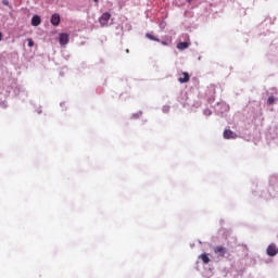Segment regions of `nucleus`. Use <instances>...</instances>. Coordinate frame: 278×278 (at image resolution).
<instances>
[{
	"mask_svg": "<svg viewBox=\"0 0 278 278\" xmlns=\"http://www.w3.org/2000/svg\"><path fill=\"white\" fill-rule=\"evenodd\" d=\"M111 18H112V14H110L109 12L103 13L99 17V23H100L101 27H108V23H110Z\"/></svg>",
	"mask_w": 278,
	"mask_h": 278,
	"instance_id": "nucleus-1",
	"label": "nucleus"
},
{
	"mask_svg": "<svg viewBox=\"0 0 278 278\" xmlns=\"http://www.w3.org/2000/svg\"><path fill=\"white\" fill-rule=\"evenodd\" d=\"M214 253L215 255H218L219 257H225L229 251L227 250V248L223 247V245H217L214 248Z\"/></svg>",
	"mask_w": 278,
	"mask_h": 278,
	"instance_id": "nucleus-2",
	"label": "nucleus"
},
{
	"mask_svg": "<svg viewBox=\"0 0 278 278\" xmlns=\"http://www.w3.org/2000/svg\"><path fill=\"white\" fill-rule=\"evenodd\" d=\"M266 253L269 257H275L278 254V247L275 243H271L267 247Z\"/></svg>",
	"mask_w": 278,
	"mask_h": 278,
	"instance_id": "nucleus-3",
	"label": "nucleus"
},
{
	"mask_svg": "<svg viewBox=\"0 0 278 278\" xmlns=\"http://www.w3.org/2000/svg\"><path fill=\"white\" fill-rule=\"evenodd\" d=\"M224 138L226 140H236V138H238V135L236 132H233L231 129H225Z\"/></svg>",
	"mask_w": 278,
	"mask_h": 278,
	"instance_id": "nucleus-4",
	"label": "nucleus"
},
{
	"mask_svg": "<svg viewBox=\"0 0 278 278\" xmlns=\"http://www.w3.org/2000/svg\"><path fill=\"white\" fill-rule=\"evenodd\" d=\"M60 21H61L60 14L58 13L52 14L50 20L51 25H53L54 27H58V25H60Z\"/></svg>",
	"mask_w": 278,
	"mask_h": 278,
	"instance_id": "nucleus-5",
	"label": "nucleus"
},
{
	"mask_svg": "<svg viewBox=\"0 0 278 278\" xmlns=\"http://www.w3.org/2000/svg\"><path fill=\"white\" fill-rule=\"evenodd\" d=\"M181 75L182 76L178 78V81L180 84H188V81H190V74H188L187 72H182Z\"/></svg>",
	"mask_w": 278,
	"mask_h": 278,
	"instance_id": "nucleus-6",
	"label": "nucleus"
},
{
	"mask_svg": "<svg viewBox=\"0 0 278 278\" xmlns=\"http://www.w3.org/2000/svg\"><path fill=\"white\" fill-rule=\"evenodd\" d=\"M59 42L62 47H64V45H68V35L67 34H61L59 37Z\"/></svg>",
	"mask_w": 278,
	"mask_h": 278,
	"instance_id": "nucleus-7",
	"label": "nucleus"
},
{
	"mask_svg": "<svg viewBox=\"0 0 278 278\" xmlns=\"http://www.w3.org/2000/svg\"><path fill=\"white\" fill-rule=\"evenodd\" d=\"M40 23H42V20L40 18L39 15H34L31 17V25H33V27H38V25H40Z\"/></svg>",
	"mask_w": 278,
	"mask_h": 278,
	"instance_id": "nucleus-8",
	"label": "nucleus"
},
{
	"mask_svg": "<svg viewBox=\"0 0 278 278\" xmlns=\"http://www.w3.org/2000/svg\"><path fill=\"white\" fill-rule=\"evenodd\" d=\"M189 47H190V43L188 41L179 42L177 45V49H179L180 51H184V50L188 49Z\"/></svg>",
	"mask_w": 278,
	"mask_h": 278,
	"instance_id": "nucleus-9",
	"label": "nucleus"
},
{
	"mask_svg": "<svg viewBox=\"0 0 278 278\" xmlns=\"http://www.w3.org/2000/svg\"><path fill=\"white\" fill-rule=\"evenodd\" d=\"M146 38H148L149 40H153L154 42H160V38L151 35V33H147Z\"/></svg>",
	"mask_w": 278,
	"mask_h": 278,
	"instance_id": "nucleus-10",
	"label": "nucleus"
},
{
	"mask_svg": "<svg viewBox=\"0 0 278 278\" xmlns=\"http://www.w3.org/2000/svg\"><path fill=\"white\" fill-rule=\"evenodd\" d=\"M200 260H202L203 264H207L210 262V256H207V254H201L199 256Z\"/></svg>",
	"mask_w": 278,
	"mask_h": 278,
	"instance_id": "nucleus-11",
	"label": "nucleus"
},
{
	"mask_svg": "<svg viewBox=\"0 0 278 278\" xmlns=\"http://www.w3.org/2000/svg\"><path fill=\"white\" fill-rule=\"evenodd\" d=\"M275 103H277V98L274 96L269 97L267 100V105H275Z\"/></svg>",
	"mask_w": 278,
	"mask_h": 278,
	"instance_id": "nucleus-12",
	"label": "nucleus"
},
{
	"mask_svg": "<svg viewBox=\"0 0 278 278\" xmlns=\"http://www.w3.org/2000/svg\"><path fill=\"white\" fill-rule=\"evenodd\" d=\"M204 114H205V116H212V111H210V110L206 109V110L204 111Z\"/></svg>",
	"mask_w": 278,
	"mask_h": 278,
	"instance_id": "nucleus-13",
	"label": "nucleus"
},
{
	"mask_svg": "<svg viewBox=\"0 0 278 278\" xmlns=\"http://www.w3.org/2000/svg\"><path fill=\"white\" fill-rule=\"evenodd\" d=\"M28 47H34V40L33 39H28Z\"/></svg>",
	"mask_w": 278,
	"mask_h": 278,
	"instance_id": "nucleus-14",
	"label": "nucleus"
},
{
	"mask_svg": "<svg viewBox=\"0 0 278 278\" xmlns=\"http://www.w3.org/2000/svg\"><path fill=\"white\" fill-rule=\"evenodd\" d=\"M3 5H10V2L8 0L2 1Z\"/></svg>",
	"mask_w": 278,
	"mask_h": 278,
	"instance_id": "nucleus-15",
	"label": "nucleus"
},
{
	"mask_svg": "<svg viewBox=\"0 0 278 278\" xmlns=\"http://www.w3.org/2000/svg\"><path fill=\"white\" fill-rule=\"evenodd\" d=\"M1 38H3V34L0 33V40H1Z\"/></svg>",
	"mask_w": 278,
	"mask_h": 278,
	"instance_id": "nucleus-16",
	"label": "nucleus"
},
{
	"mask_svg": "<svg viewBox=\"0 0 278 278\" xmlns=\"http://www.w3.org/2000/svg\"><path fill=\"white\" fill-rule=\"evenodd\" d=\"M188 3H192V0H188Z\"/></svg>",
	"mask_w": 278,
	"mask_h": 278,
	"instance_id": "nucleus-17",
	"label": "nucleus"
},
{
	"mask_svg": "<svg viewBox=\"0 0 278 278\" xmlns=\"http://www.w3.org/2000/svg\"><path fill=\"white\" fill-rule=\"evenodd\" d=\"M96 2L99 1V0H94Z\"/></svg>",
	"mask_w": 278,
	"mask_h": 278,
	"instance_id": "nucleus-18",
	"label": "nucleus"
}]
</instances>
